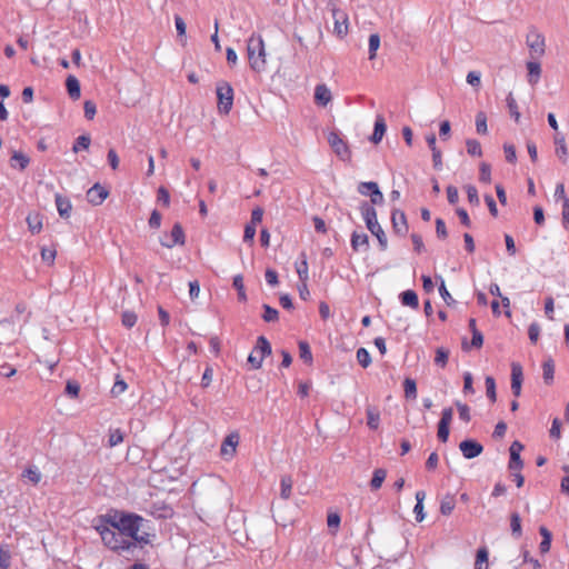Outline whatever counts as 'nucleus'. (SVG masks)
I'll use <instances>...</instances> for the list:
<instances>
[{"instance_id": "ddd939ff", "label": "nucleus", "mask_w": 569, "mask_h": 569, "mask_svg": "<svg viewBox=\"0 0 569 569\" xmlns=\"http://www.w3.org/2000/svg\"><path fill=\"white\" fill-rule=\"evenodd\" d=\"M332 16L335 19L333 32L342 38L348 33V17L343 11L333 10Z\"/></svg>"}, {"instance_id": "052dcab7", "label": "nucleus", "mask_w": 569, "mask_h": 569, "mask_svg": "<svg viewBox=\"0 0 569 569\" xmlns=\"http://www.w3.org/2000/svg\"><path fill=\"white\" fill-rule=\"evenodd\" d=\"M561 221L563 228L569 230V199H565L562 203Z\"/></svg>"}, {"instance_id": "a211bd4d", "label": "nucleus", "mask_w": 569, "mask_h": 569, "mask_svg": "<svg viewBox=\"0 0 569 569\" xmlns=\"http://www.w3.org/2000/svg\"><path fill=\"white\" fill-rule=\"evenodd\" d=\"M56 206L61 218H69L72 209L71 202L68 198L61 194H56Z\"/></svg>"}, {"instance_id": "bb28decb", "label": "nucleus", "mask_w": 569, "mask_h": 569, "mask_svg": "<svg viewBox=\"0 0 569 569\" xmlns=\"http://www.w3.org/2000/svg\"><path fill=\"white\" fill-rule=\"evenodd\" d=\"M293 480L290 476H283L280 481V497L287 500L292 493Z\"/></svg>"}, {"instance_id": "f03ea898", "label": "nucleus", "mask_w": 569, "mask_h": 569, "mask_svg": "<svg viewBox=\"0 0 569 569\" xmlns=\"http://www.w3.org/2000/svg\"><path fill=\"white\" fill-rule=\"evenodd\" d=\"M94 529L99 532L103 543L111 550L133 553L138 549L137 542L127 539L121 531L112 528L109 523H104L101 516L94 521Z\"/></svg>"}, {"instance_id": "37998d69", "label": "nucleus", "mask_w": 569, "mask_h": 569, "mask_svg": "<svg viewBox=\"0 0 569 569\" xmlns=\"http://www.w3.org/2000/svg\"><path fill=\"white\" fill-rule=\"evenodd\" d=\"M91 139L87 134L79 136L76 139V142L72 147L73 152H79L81 149H88L90 146Z\"/></svg>"}, {"instance_id": "79ce46f5", "label": "nucleus", "mask_w": 569, "mask_h": 569, "mask_svg": "<svg viewBox=\"0 0 569 569\" xmlns=\"http://www.w3.org/2000/svg\"><path fill=\"white\" fill-rule=\"evenodd\" d=\"M449 358V351L443 347L436 350L435 363L440 367H446Z\"/></svg>"}, {"instance_id": "bf43d9fd", "label": "nucleus", "mask_w": 569, "mask_h": 569, "mask_svg": "<svg viewBox=\"0 0 569 569\" xmlns=\"http://www.w3.org/2000/svg\"><path fill=\"white\" fill-rule=\"evenodd\" d=\"M436 233L440 239H446L448 236L446 223L441 218L436 219Z\"/></svg>"}, {"instance_id": "4468645a", "label": "nucleus", "mask_w": 569, "mask_h": 569, "mask_svg": "<svg viewBox=\"0 0 569 569\" xmlns=\"http://www.w3.org/2000/svg\"><path fill=\"white\" fill-rule=\"evenodd\" d=\"M108 197V191L99 183H96L87 192V198L93 206H99Z\"/></svg>"}, {"instance_id": "393cba45", "label": "nucleus", "mask_w": 569, "mask_h": 569, "mask_svg": "<svg viewBox=\"0 0 569 569\" xmlns=\"http://www.w3.org/2000/svg\"><path fill=\"white\" fill-rule=\"evenodd\" d=\"M426 499V492L423 490H419L416 492L417 503L413 508V512L416 513V520L421 522L426 515L423 512V500Z\"/></svg>"}, {"instance_id": "58836bf2", "label": "nucleus", "mask_w": 569, "mask_h": 569, "mask_svg": "<svg viewBox=\"0 0 569 569\" xmlns=\"http://www.w3.org/2000/svg\"><path fill=\"white\" fill-rule=\"evenodd\" d=\"M488 549L486 547L479 548L476 556L475 569H481L482 565H488Z\"/></svg>"}, {"instance_id": "f3484780", "label": "nucleus", "mask_w": 569, "mask_h": 569, "mask_svg": "<svg viewBox=\"0 0 569 569\" xmlns=\"http://www.w3.org/2000/svg\"><path fill=\"white\" fill-rule=\"evenodd\" d=\"M266 64V53L261 38H258V56H254V50H251V69L261 71Z\"/></svg>"}, {"instance_id": "338daca9", "label": "nucleus", "mask_w": 569, "mask_h": 569, "mask_svg": "<svg viewBox=\"0 0 569 569\" xmlns=\"http://www.w3.org/2000/svg\"><path fill=\"white\" fill-rule=\"evenodd\" d=\"M503 150H505V154H506V160L510 163L516 162L517 156H516L515 147L512 144H505Z\"/></svg>"}, {"instance_id": "423d86ee", "label": "nucleus", "mask_w": 569, "mask_h": 569, "mask_svg": "<svg viewBox=\"0 0 569 569\" xmlns=\"http://www.w3.org/2000/svg\"><path fill=\"white\" fill-rule=\"evenodd\" d=\"M328 143L332 148L333 152L343 161L351 159V151L347 142L340 138L338 132L331 131L328 134Z\"/></svg>"}, {"instance_id": "7ed1b4c3", "label": "nucleus", "mask_w": 569, "mask_h": 569, "mask_svg": "<svg viewBox=\"0 0 569 569\" xmlns=\"http://www.w3.org/2000/svg\"><path fill=\"white\" fill-rule=\"evenodd\" d=\"M360 211L368 230L377 238L380 249L385 251L388 247V239L383 229L381 228L377 220L376 209L368 202H362L360 206Z\"/></svg>"}, {"instance_id": "c756f323", "label": "nucleus", "mask_w": 569, "mask_h": 569, "mask_svg": "<svg viewBox=\"0 0 569 569\" xmlns=\"http://www.w3.org/2000/svg\"><path fill=\"white\" fill-rule=\"evenodd\" d=\"M456 506L455 497L451 495H447L442 498L440 502V512L443 516H449L453 511Z\"/></svg>"}, {"instance_id": "49530a36", "label": "nucleus", "mask_w": 569, "mask_h": 569, "mask_svg": "<svg viewBox=\"0 0 569 569\" xmlns=\"http://www.w3.org/2000/svg\"><path fill=\"white\" fill-rule=\"evenodd\" d=\"M357 360L362 368H367L371 363V357L367 349L359 348L357 350Z\"/></svg>"}, {"instance_id": "a19ab883", "label": "nucleus", "mask_w": 569, "mask_h": 569, "mask_svg": "<svg viewBox=\"0 0 569 569\" xmlns=\"http://www.w3.org/2000/svg\"><path fill=\"white\" fill-rule=\"evenodd\" d=\"M466 146H467V152L470 156L480 157L482 154L481 144L478 140L468 139L466 142Z\"/></svg>"}, {"instance_id": "cd10ccee", "label": "nucleus", "mask_w": 569, "mask_h": 569, "mask_svg": "<svg viewBox=\"0 0 569 569\" xmlns=\"http://www.w3.org/2000/svg\"><path fill=\"white\" fill-rule=\"evenodd\" d=\"M527 70L530 83H537L541 74V67L538 61H528Z\"/></svg>"}, {"instance_id": "0eeeda50", "label": "nucleus", "mask_w": 569, "mask_h": 569, "mask_svg": "<svg viewBox=\"0 0 569 569\" xmlns=\"http://www.w3.org/2000/svg\"><path fill=\"white\" fill-rule=\"evenodd\" d=\"M254 351L257 355H259V357L251 355V368L259 369L263 359L271 355V345L266 337H258Z\"/></svg>"}, {"instance_id": "3c124183", "label": "nucleus", "mask_w": 569, "mask_h": 569, "mask_svg": "<svg viewBox=\"0 0 569 569\" xmlns=\"http://www.w3.org/2000/svg\"><path fill=\"white\" fill-rule=\"evenodd\" d=\"M556 144L558 146L557 149H556V153L557 156L562 159L563 161H566L567 159V146H566V142H565V138L563 137H560V138H556Z\"/></svg>"}, {"instance_id": "4c0bfd02", "label": "nucleus", "mask_w": 569, "mask_h": 569, "mask_svg": "<svg viewBox=\"0 0 569 569\" xmlns=\"http://www.w3.org/2000/svg\"><path fill=\"white\" fill-rule=\"evenodd\" d=\"M486 393L487 397L491 400V402H495L497 400V392H496V381L491 376H488L486 378Z\"/></svg>"}, {"instance_id": "9b49d317", "label": "nucleus", "mask_w": 569, "mask_h": 569, "mask_svg": "<svg viewBox=\"0 0 569 569\" xmlns=\"http://www.w3.org/2000/svg\"><path fill=\"white\" fill-rule=\"evenodd\" d=\"M459 449L466 459L476 458L483 451L482 445L472 439L461 441Z\"/></svg>"}, {"instance_id": "de8ad7c7", "label": "nucleus", "mask_w": 569, "mask_h": 569, "mask_svg": "<svg viewBox=\"0 0 569 569\" xmlns=\"http://www.w3.org/2000/svg\"><path fill=\"white\" fill-rule=\"evenodd\" d=\"M299 353H300V358L305 362L310 363L312 361V353H311L308 342H306V341L299 342Z\"/></svg>"}, {"instance_id": "39448f33", "label": "nucleus", "mask_w": 569, "mask_h": 569, "mask_svg": "<svg viewBox=\"0 0 569 569\" xmlns=\"http://www.w3.org/2000/svg\"><path fill=\"white\" fill-rule=\"evenodd\" d=\"M527 44L530 49L531 58L539 59L546 52L545 37L532 28L527 34Z\"/></svg>"}, {"instance_id": "9d476101", "label": "nucleus", "mask_w": 569, "mask_h": 569, "mask_svg": "<svg viewBox=\"0 0 569 569\" xmlns=\"http://www.w3.org/2000/svg\"><path fill=\"white\" fill-rule=\"evenodd\" d=\"M523 450V445L516 440L511 443L510 448H509V452H510V460H509V469L511 471H519L520 469H522L523 467V461L520 457V452Z\"/></svg>"}, {"instance_id": "b1692460", "label": "nucleus", "mask_w": 569, "mask_h": 569, "mask_svg": "<svg viewBox=\"0 0 569 569\" xmlns=\"http://www.w3.org/2000/svg\"><path fill=\"white\" fill-rule=\"evenodd\" d=\"M296 271L298 273L300 282H307L309 274H308V262H307V256L305 252L300 254V261L296 262Z\"/></svg>"}, {"instance_id": "6e6552de", "label": "nucleus", "mask_w": 569, "mask_h": 569, "mask_svg": "<svg viewBox=\"0 0 569 569\" xmlns=\"http://www.w3.org/2000/svg\"><path fill=\"white\" fill-rule=\"evenodd\" d=\"M391 223L395 233L405 237L408 232V222L405 212L400 209H393L391 212Z\"/></svg>"}, {"instance_id": "2f4dec72", "label": "nucleus", "mask_w": 569, "mask_h": 569, "mask_svg": "<svg viewBox=\"0 0 569 569\" xmlns=\"http://www.w3.org/2000/svg\"><path fill=\"white\" fill-rule=\"evenodd\" d=\"M510 528L512 536L520 538L522 535L521 519L518 512H512L510 516Z\"/></svg>"}, {"instance_id": "1a4fd4ad", "label": "nucleus", "mask_w": 569, "mask_h": 569, "mask_svg": "<svg viewBox=\"0 0 569 569\" xmlns=\"http://www.w3.org/2000/svg\"><path fill=\"white\" fill-rule=\"evenodd\" d=\"M239 438L240 437L237 432H232L223 440L220 448V455L224 460H230L234 456Z\"/></svg>"}, {"instance_id": "5701e85b", "label": "nucleus", "mask_w": 569, "mask_h": 569, "mask_svg": "<svg viewBox=\"0 0 569 569\" xmlns=\"http://www.w3.org/2000/svg\"><path fill=\"white\" fill-rule=\"evenodd\" d=\"M386 130H387V126L385 123V119L380 116L377 117L376 122H375L373 133L370 138L371 141L373 143H379L382 140V137H383Z\"/></svg>"}, {"instance_id": "e2e57ef3", "label": "nucleus", "mask_w": 569, "mask_h": 569, "mask_svg": "<svg viewBox=\"0 0 569 569\" xmlns=\"http://www.w3.org/2000/svg\"><path fill=\"white\" fill-rule=\"evenodd\" d=\"M83 108L86 118L92 120L97 112L96 103L91 100H87L84 101Z\"/></svg>"}, {"instance_id": "4be33fe9", "label": "nucleus", "mask_w": 569, "mask_h": 569, "mask_svg": "<svg viewBox=\"0 0 569 569\" xmlns=\"http://www.w3.org/2000/svg\"><path fill=\"white\" fill-rule=\"evenodd\" d=\"M30 162V159L28 156L20 151H13L11 158H10V166L12 168H19L20 170H24Z\"/></svg>"}, {"instance_id": "864d4df0", "label": "nucleus", "mask_w": 569, "mask_h": 569, "mask_svg": "<svg viewBox=\"0 0 569 569\" xmlns=\"http://www.w3.org/2000/svg\"><path fill=\"white\" fill-rule=\"evenodd\" d=\"M456 406L459 412V418L465 422H469L471 419L469 407L466 403H461L459 401L456 402Z\"/></svg>"}, {"instance_id": "13d9d810", "label": "nucleus", "mask_w": 569, "mask_h": 569, "mask_svg": "<svg viewBox=\"0 0 569 569\" xmlns=\"http://www.w3.org/2000/svg\"><path fill=\"white\" fill-rule=\"evenodd\" d=\"M137 322V316L134 312L131 311H124L122 313V325L127 328H131Z\"/></svg>"}, {"instance_id": "2eb2a0df", "label": "nucleus", "mask_w": 569, "mask_h": 569, "mask_svg": "<svg viewBox=\"0 0 569 569\" xmlns=\"http://www.w3.org/2000/svg\"><path fill=\"white\" fill-rule=\"evenodd\" d=\"M332 100V94L325 83L317 84L315 88V102L320 107H326Z\"/></svg>"}, {"instance_id": "473e14b6", "label": "nucleus", "mask_w": 569, "mask_h": 569, "mask_svg": "<svg viewBox=\"0 0 569 569\" xmlns=\"http://www.w3.org/2000/svg\"><path fill=\"white\" fill-rule=\"evenodd\" d=\"M386 476H387V472L385 469H376L373 472V477L370 481L371 489L378 490L382 486V483L386 479Z\"/></svg>"}, {"instance_id": "c9c22d12", "label": "nucleus", "mask_w": 569, "mask_h": 569, "mask_svg": "<svg viewBox=\"0 0 569 569\" xmlns=\"http://www.w3.org/2000/svg\"><path fill=\"white\" fill-rule=\"evenodd\" d=\"M369 59L373 60L377 56V50L380 47V36L378 33H372L369 37Z\"/></svg>"}, {"instance_id": "c85d7f7f", "label": "nucleus", "mask_w": 569, "mask_h": 569, "mask_svg": "<svg viewBox=\"0 0 569 569\" xmlns=\"http://www.w3.org/2000/svg\"><path fill=\"white\" fill-rule=\"evenodd\" d=\"M403 391L407 400H415L417 398V383L412 378L403 380Z\"/></svg>"}, {"instance_id": "5fc2aeb1", "label": "nucleus", "mask_w": 569, "mask_h": 569, "mask_svg": "<svg viewBox=\"0 0 569 569\" xmlns=\"http://www.w3.org/2000/svg\"><path fill=\"white\" fill-rule=\"evenodd\" d=\"M480 181L489 183L491 181V168L490 164L482 162L480 164Z\"/></svg>"}, {"instance_id": "f257e3e1", "label": "nucleus", "mask_w": 569, "mask_h": 569, "mask_svg": "<svg viewBox=\"0 0 569 569\" xmlns=\"http://www.w3.org/2000/svg\"><path fill=\"white\" fill-rule=\"evenodd\" d=\"M101 517L103 518L104 523H109L112 528L121 531L127 539L137 542V548H142L143 545L150 543L151 538L154 537L153 535L144 531L142 535H139L140 530L144 528L146 522V520L139 515L110 510Z\"/></svg>"}, {"instance_id": "e433bc0d", "label": "nucleus", "mask_w": 569, "mask_h": 569, "mask_svg": "<svg viewBox=\"0 0 569 569\" xmlns=\"http://www.w3.org/2000/svg\"><path fill=\"white\" fill-rule=\"evenodd\" d=\"M263 315L262 319L266 322H276L279 319V312L277 309L270 307L269 305H263Z\"/></svg>"}, {"instance_id": "20e7f679", "label": "nucleus", "mask_w": 569, "mask_h": 569, "mask_svg": "<svg viewBox=\"0 0 569 569\" xmlns=\"http://www.w3.org/2000/svg\"><path fill=\"white\" fill-rule=\"evenodd\" d=\"M216 93L218 99V111L228 114L233 104V89L227 81L217 82Z\"/></svg>"}, {"instance_id": "aec40b11", "label": "nucleus", "mask_w": 569, "mask_h": 569, "mask_svg": "<svg viewBox=\"0 0 569 569\" xmlns=\"http://www.w3.org/2000/svg\"><path fill=\"white\" fill-rule=\"evenodd\" d=\"M367 425L370 429L377 430L380 425V412L376 407L368 406L366 409Z\"/></svg>"}, {"instance_id": "a878e982", "label": "nucleus", "mask_w": 569, "mask_h": 569, "mask_svg": "<svg viewBox=\"0 0 569 569\" xmlns=\"http://www.w3.org/2000/svg\"><path fill=\"white\" fill-rule=\"evenodd\" d=\"M400 300L403 306L417 309L419 307L418 296L413 290H406L400 295Z\"/></svg>"}, {"instance_id": "8fccbe9b", "label": "nucleus", "mask_w": 569, "mask_h": 569, "mask_svg": "<svg viewBox=\"0 0 569 569\" xmlns=\"http://www.w3.org/2000/svg\"><path fill=\"white\" fill-rule=\"evenodd\" d=\"M465 189H466V192H467L468 201L471 204L478 206L480 200H479L477 188L475 186H472V184H468V186L465 187Z\"/></svg>"}, {"instance_id": "7c9ffc66", "label": "nucleus", "mask_w": 569, "mask_h": 569, "mask_svg": "<svg viewBox=\"0 0 569 569\" xmlns=\"http://www.w3.org/2000/svg\"><path fill=\"white\" fill-rule=\"evenodd\" d=\"M232 287L238 291V299L240 301H246L247 296H246V289H244V278L242 274H237L233 278Z\"/></svg>"}, {"instance_id": "69168bd1", "label": "nucleus", "mask_w": 569, "mask_h": 569, "mask_svg": "<svg viewBox=\"0 0 569 569\" xmlns=\"http://www.w3.org/2000/svg\"><path fill=\"white\" fill-rule=\"evenodd\" d=\"M127 389V383L120 379L119 377L117 378L112 389H111V393L113 396H119L121 395L122 392H124Z\"/></svg>"}, {"instance_id": "f8f14e48", "label": "nucleus", "mask_w": 569, "mask_h": 569, "mask_svg": "<svg viewBox=\"0 0 569 569\" xmlns=\"http://www.w3.org/2000/svg\"><path fill=\"white\" fill-rule=\"evenodd\" d=\"M523 380L522 367L518 362L511 363V391L515 397L521 395V385Z\"/></svg>"}, {"instance_id": "0e129e2a", "label": "nucleus", "mask_w": 569, "mask_h": 569, "mask_svg": "<svg viewBox=\"0 0 569 569\" xmlns=\"http://www.w3.org/2000/svg\"><path fill=\"white\" fill-rule=\"evenodd\" d=\"M453 410L452 408H445L441 412L439 425L450 426L452 421Z\"/></svg>"}, {"instance_id": "a18cd8bd", "label": "nucleus", "mask_w": 569, "mask_h": 569, "mask_svg": "<svg viewBox=\"0 0 569 569\" xmlns=\"http://www.w3.org/2000/svg\"><path fill=\"white\" fill-rule=\"evenodd\" d=\"M507 106L510 112V116L518 122L520 119V112L518 110L517 102L512 96V93H509L507 97Z\"/></svg>"}, {"instance_id": "dca6fc26", "label": "nucleus", "mask_w": 569, "mask_h": 569, "mask_svg": "<svg viewBox=\"0 0 569 569\" xmlns=\"http://www.w3.org/2000/svg\"><path fill=\"white\" fill-rule=\"evenodd\" d=\"M161 244L166 248H172L176 244H184V232L180 223H176L172 227L170 240L161 241Z\"/></svg>"}, {"instance_id": "72a5a7b5", "label": "nucleus", "mask_w": 569, "mask_h": 569, "mask_svg": "<svg viewBox=\"0 0 569 569\" xmlns=\"http://www.w3.org/2000/svg\"><path fill=\"white\" fill-rule=\"evenodd\" d=\"M27 223H28L29 230L32 233H39L42 229V220L39 214H29L27 217Z\"/></svg>"}, {"instance_id": "603ef678", "label": "nucleus", "mask_w": 569, "mask_h": 569, "mask_svg": "<svg viewBox=\"0 0 569 569\" xmlns=\"http://www.w3.org/2000/svg\"><path fill=\"white\" fill-rule=\"evenodd\" d=\"M57 251L54 248L43 247L41 249V258L48 264H52L56 259Z\"/></svg>"}, {"instance_id": "774afa93", "label": "nucleus", "mask_w": 569, "mask_h": 569, "mask_svg": "<svg viewBox=\"0 0 569 569\" xmlns=\"http://www.w3.org/2000/svg\"><path fill=\"white\" fill-rule=\"evenodd\" d=\"M411 240H412V244H413L415 251L418 252V253H421L423 251V249H425V244H423L421 236L418 234V233H412L411 234Z\"/></svg>"}, {"instance_id": "4d7b16f0", "label": "nucleus", "mask_w": 569, "mask_h": 569, "mask_svg": "<svg viewBox=\"0 0 569 569\" xmlns=\"http://www.w3.org/2000/svg\"><path fill=\"white\" fill-rule=\"evenodd\" d=\"M10 550L8 547L0 548V568L7 569L10 566Z\"/></svg>"}, {"instance_id": "ea45409f", "label": "nucleus", "mask_w": 569, "mask_h": 569, "mask_svg": "<svg viewBox=\"0 0 569 569\" xmlns=\"http://www.w3.org/2000/svg\"><path fill=\"white\" fill-rule=\"evenodd\" d=\"M123 441V432L120 429L109 430V447H116Z\"/></svg>"}, {"instance_id": "680f3d73", "label": "nucleus", "mask_w": 569, "mask_h": 569, "mask_svg": "<svg viewBox=\"0 0 569 569\" xmlns=\"http://www.w3.org/2000/svg\"><path fill=\"white\" fill-rule=\"evenodd\" d=\"M540 326L537 322H532L528 329V336L532 343H536L539 339Z\"/></svg>"}, {"instance_id": "412c9836", "label": "nucleus", "mask_w": 569, "mask_h": 569, "mask_svg": "<svg viewBox=\"0 0 569 569\" xmlns=\"http://www.w3.org/2000/svg\"><path fill=\"white\" fill-rule=\"evenodd\" d=\"M66 87H67L68 94L70 96L71 99L77 100L80 98V94H81L80 82L76 77L69 76L66 80Z\"/></svg>"}, {"instance_id": "6ab92c4d", "label": "nucleus", "mask_w": 569, "mask_h": 569, "mask_svg": "<svg viewBox=\"0 0 569 569\" xmlns=\"http://www.w3.org/2000/svg\"><path fill=\"white\" fill-rule=\"evenodd\" d=\"M351 247L355 251H359L361 249L368 250V248H369L368 236L366 233L353 232L351 236Z\"/></svg>"}, {"instance_id": "f704fd0d", "label": "nucleus", "mask_w": 569, "mask_h": 569, "mask_svg": "<svg viewBox=\"0 0 569 569\" xmlns=\"http://www.w3.org/2000/svg\"><path fill=\"white\" fill-rule=\"evenodd\" d=\"M543 380L547 385L553 381L555 363L551 359L547 360L542 365Z\"/></svg>"}, {"instance_id": "c03bdc74", "label": "nucleus", "mask_w": 569, "mask_h": 569, "mask_svg": "<svg viewBox=\"0 0 569 569\" xmlns=\"http://www.w3.org/2000/svg\"><path fill=\"white\" fill-rule=\"evenodd\" d=\"M476 129H477V132L480 133V134H486L487 131H488V128H487V117L485 114V112H478L477 116H476Z\"/></svg>"}, {"instance_id": "09e8293b", "label": "nucleus", "mask_w": 569, "mask_h": 569, "mask_svg": "<svg viewBox=\"0 0 569 569\" xmlns=\"http://www.w3.org/2000/svg\"><path fill=\"white\" fill-rule=\"evenodd\" d=\"M22 476L29 479L33 485L39 483L41 480V473L36 467L26 469Z\"/></svg>"}, {"instance_id": "6e6d98bb", "label": "nucleus", "mask_w": 569, "mask_h": 569, "mask_svg": "<svg viewBox=\"0 0 569 569\" xmlns=\"http://www.w3.org/2000/svg\"><path fill=\"white\" fill-rule=\"evenodd\" d=\"M379 189L378 184L376 182H361L359 186H358V191L363 194V196H367L369 194V192H373L375 190Z\"/></svg>"}]
</instances>
